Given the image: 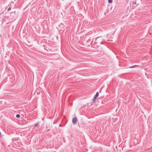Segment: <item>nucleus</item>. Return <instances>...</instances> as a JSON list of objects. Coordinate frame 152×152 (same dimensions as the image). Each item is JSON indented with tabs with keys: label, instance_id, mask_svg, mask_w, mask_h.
<instances>
[{
	"label": "nucleus",
	"instance_id": "nucleus-1",
	"mask_svg": "<svg viewBox=\"0 0 152 152\" xmlns=\"http://www.w3.org/2000/svg\"><path fill=\"white\" fill-rule=\"evenodd\" d=\"M104 41V40L102 38L100 37L97 38L96 39L94 42V46L99 47L101 44H103Z\"/></svg>",
	"mask_w": 152,
	"mask_h": 152
},
{
	"label": "nucleus",
	"instance_id": "nucleus-2",
	"mask_svg": "<svg viewBox=\"0 0 152 152\" xmlns=\"http://www.w3.org/2000/svg\"><path fill=\"white\" fill-rule=\"evenodd\" d=\"M72 122L74 124H76L77 122V118L75 117L72 119Z\"/></svg>",
	"mask_w": 152,
	"mask_h": 152
},
{
	"label": "nucleus",
	"instance_id": "nucleus-3",
	"mask_svg": "<svg viewBox=\"0 0 152 152\" xmlns=\"http://www.w3.org/2000/svg\"><path fill=\"white\" fill-rule=\"evenodd\" d=\"M99 94L98 92H97L96 93L95 95L94 96V97H96V98L99 96Z\"/></svg>",
	"mask_w": 152,
	"mask_h": 152
},
{
	"label": "nucleus",
	"instance_id": "nucleus-4",
	"mask_svg": "<svg viewBox=\"0 0 152 152\" xmlns=\"http://www.w3.org/2000/svg\"><path fill=\"white\" fill-rule=\"evenodd\" d=\"M138 66L137 65H134L133 66H130L129 67V68H132L135 67L136 66Z\"/></svg>",
	"mask_w": 152,
	"mask_h": 152
},
{
	"label": "nucleus",
	"instance_id": "nucleus-5",
	"mask_svg": "<svg viewBox=\"0 0 152 152\" xmlns=\"http://www.w3.org/2000/svg\"><path fill=\"white\" fill-rule=\"evenodd\" d=\"M96 98L94 97V98L93 99V101L94 102H95L96 100Z\"/></svg>",
	"mask_w": 152,
	"mask_h": 152
},
{
	"label": "nucleus",
	"instance_id": "nucleus-6",
	"mask_svg": "<svg viewBox=\"0 0 152 152\" xmlns=\"http://www.w3.org/2000/svg\"><path fill=\"white\" fill-rule=\"evenodd\" d=\"M20 117V115L19 114H18L16 115V117L18 118H19Z\"/></svg>",
	"mask_w": 152,
	"mask_h": 152
},
{
	"label": "nucleus",
	"instance_id": "nucleus-7",
	"mask_svg": "<svg viewBox=\"0 0 152 152\" xmlns=\"http://www.w3.org/2000/svg\"><path fill=\"white\" fill-rule=\"evenodd\" d=\"M108 2L109 3H112L113 2V0H108Z\"/></svg>",
	"mask_w": 152,
	"mask_h": 152
},
{
	"label": "nucleus",
	"instance_id": "nucleus-8",
	"mask_svg": "<svg viewBox=\"0 0 152 152\" xmlns=\"http://www.w3.org/2000/svg\"><path fill=\"white\" fill-rule=\"evenodd\" d=\"M39 125V123H37L35 125V126H34V127H36V126H38Z\"/></svg>",
	"mask_w": 152,
	"mask_h": 152
},
{
	"label": "nucleus",
	"instance_id": "nucleus-9",
	"mask_svg": "<svg viewBox=\"0 0 152 152\" xmlns=\"http://www.w3.org/2000/svg\"><path fill=\"white\" fill-rule=\"evenodd\" d=\"M11 8L10 7H9L8 9V11H9L11 10Z\"/></svg>",
	"mask_w": 152,
	"mask_h": 152
},
{
	"label": "nucleus",
	"instance_id": "nucleus-10",
	"mask_svg": "<svg viewBox=\"0 0 152 152\" xmlns=\"http://www.w3.org/2000/svg\"><path fill=\"white\" fill-rule=\"evenodd\" d=\"M57 121H56V122H54V123H53V124H56L57 123Z\"/></svg>",
	"mask_w": 152,
	"mask_h": 152
},
{
	"label": "nucleus",
	"instance_id": "nucleus-11",
	"mask_svg": "<svg viewBox=\"0 0 152 152\" xmlns=\"http://www.w3.org/2000/svg\"><path fill=\"white\" fill-rule=\"evenodd\" d=\"M50 130V129H48L47 131V132L49 131Z\"/></svg>",
	"mask_w": 152,
	"mask_h": 152
},
{
	"label": "nucleus",
	"instance_id": "nucleus-12",
	"mask_svg": "<svg viewBox=\"0 0 152 152\" xmlns=\"http://www.w3.org/2000/svg\"><path fill=\"white\" fill-rule=\"evenodd\" d=\"M1 136V133L0 132V137Z\"/></svg>",
	"mask_w": 152,
	"mask_h": 152
},
{
	"label": "nucleus",
	"instance_id": "nucleus-13",
	"mask_svg": "<svg viewBox=\"0 0 152 152\" xmlns=\"http://www.w3.org/2000/svg\"><path fill=\"white\" fill-rule=\"evenodd\" d=\"M1 13H0V15L1 14Z\"/></svg>",
	"mask_w": 152,
	"mask_h": 152
}]
</instances>
